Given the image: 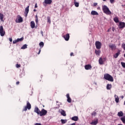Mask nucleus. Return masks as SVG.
<instances>
[{
    "instance_id": "4c0bfd02",
    "label": "nucleus",
    "mask_w": 125,
    "mask_h": 125,
    "mask_svg": "<svg viewBox=\"0 0 125 125\" xmlns=\"http://www.w3.org/2000/svg\"><path fill=\"white\" fill-rule=\"evenodd\" d=\"M121 65L123 68H125V62H121Z\"/></svg>"
},
{
    "instance_id": "72a5a7b5",
    "label": "nucleus",
    "mask_w": 125,
    "mask_h": 125,
    "mask_svg": "<svg viewBox=\"0 0 125 125\" xmlns=\"http://www.w3.org/2000/svg\"><path fill=\"white\" fill-rule=\"evenodd\" d=\"M24 40V38L22 37L20 39L18 38L17 39V41L18 42H22V41H23Z\"/></svg>"
},
{
    "instance_id": "6e6d98bb",
    "label": "nucleus",
    "mask_w": 125,
    "mask_h": 125,
    "mask_svg": "<svg viewBox=\"0 0 125 125\" xmlns=\"http://www.w3.org/2000/svg\"><path fill=\"white\" fill-rule=\"evenodd\" d=\"M104 1H106V0H103Z\"/></svg>"
},
{
    "instance_id": "a19ab883",
    "label": "nucleus",
    "mask_w": 125,
    "mask_h": 125,
    "mask_svg": "<svg viewBox=\"0 0 125 125\" xmlns=\"http://www.w3.org/2000/svg\"><path fill=\"white\" fill-rule=\"evenodd\" d=\"M17 42H18V41H17V40H14V41H13V43L14 44H15V43H17Z\"/></svg>"
},
{
    "instance_id": "7c9ffc66",
    "label": "nucleus",
    "mask_w": 125,
    "mask_h": 125,
    "mask_svg": "<svg viewBox=\"0 0 125 125\" xmlns=\"http://www.w3.org/2000/svg\"><path fill=\"white\" fill-rule=\"evenodd\" d=\"M27 44H25L21 47V49H26L27 47Z\"/></svg>"
},
{
    "instance_id": "a878e982",
    "label": "nucleus",
    "mask_w": 125,
    "mask_h": 125,
    "mask_svg": "<svg viewBox=\"0 0 125 125\" xmlns=\"http://www.w3.org/2000/svg\"><path fill=\"white\" fill-rule=\"evenodd\" d=\"M3 17H4L3 14L0 13V20L2 22L3 21Z\"/></svg>"
},
{
    "instance_id": "052dcab7",
    "label": "nucleus",
    "mask_w": 125,
    "mask_h": 125,
    "mask_svg": "<svg viewBox=\"0 0 125 125\" xmlns=\"http://www.w3.org/2000/svg\"><path fill=\"white\" fill-rule=\"evenodd\" d=\"M76 1V0H74V1Z\"/></svg>"
},
{
    "instance_id": "a211bd4d",
    "label": "nucleus",
    "mask_w": 125,
    "mask_h": 125,
    "mask_svg": "<svg viewBox=\"0 0 125 125\" xmlns=\"http://www.w3.org/2000/svg\"><path fill=\"white\" fill-rule=\"evenodd\" d=\"M84 68L85 70H90L92 68V66L90 64H87L84 66Z\"/></svg>"
},
{
    "instance_id": "bb28decb",
    "label": "nucleus",
    "mask_w": 125,
    "mask_h": 125,
    "mask_svg": "<svg viewBox=\"0 0 125 125\" xmlns=\"http://www.w3.org/2000/svg\"><path fill=\"white\" fill-rule=\"evenodd\" d=\"M61 115H62V116H63V117H66V112H65V111L62 110L61 112Z\"/></svg>"
},
{
    "instance_id": "f257e3e1",
    "label": "nucleus",
    "mask_w": 125,
    "mask_h": 125,
    "mask_svg": "<svg viewBox=\"0 0 125 125\" xmlns=\"http://www.w3.org/2000/svg\"><path fill=\"white\" fill-rule=\"evenodd\" d=\"M104 13L107 14V15H111L112 14V12L110 11V9L107 7L106 5H104L102 7Z\"/></svg>"
},
{
    "instance_id": "7ed1b4c3",
    "label": "nucleus",
    "mask_w": 125,
    "mask_h": 125,
    "mask_svg": "<svg viewBox=\"0 0 125 125\" xmlns=\"http://www.w3.org/2000/svg\"><path fill=\"white\" fill-rule=\"evenodd\" d=\"M32 108V106L31 105V104L29 101H27L26 103V106L24 107V108L22 109V111L24 112L25 111H27L28 110H30Z\"/></svg>"
},
{
    "instance_id": "de8ad7c7",
    "label": "nucleus",
    "mask_w": 125,
    "mask_h": 125,
    "mask_svg": "<svg viewBox=\"0 0 125 125\" xmlns=\"http://www.w3.org/2000/svg\"><path fill=\"white\" fill-rule=\"evenodd\" d=\"M19 83H20V82H19V81L16 82V84H17V85H18V84H19Z\"/></svg>"
},
{
    "instance_id": "e433bc0d",
    "label": "nucleus",
    "mask_w": 125,
    "mask_h": 125,
    "mask_svg": "<svg viewBox=\"0 0 125 125\" xmlns=\"http://www.w3.org/2000/svg\"><path fill=\"white\" fill-rule=\"evenodd\" d=\"M92 116H94V117H95V116H96L97 113L96 112L94 111L91 113Z\"/></svg>"
},
{
    "instance_id": "864d4df0",
    "label": "nucleus",
    "mask_w": 125,
    "mask_h": 125,
    "mask_svg": "<svg viewBox=\"0 0 125 125\" xmlns=\"http://www.w3.org/2000/svg\"><path fill=\"white\" fill-rule=\"evenodd\" d=\"M33 11H34V12H36V11H37V10H36V9H34L33 10Z\"/></svg>"
},
{
    "instance_id": "c9c22d12",
    "label": "nucleus",
    "mask_w": 125,
    "mask_h": 125,
    "mask_svg": "<svg viewBox=\"0 0 125 125\" xmlns=\"http://www.w3.org/2000/svg\"><path fill=\"white\" fill-rule=\"evenodd\" d=\"M48 23H51V21L50 20V17H47V21Z\"/></svg>"
},
{
    "instance_id": "37998d69",
    "label": "nucleus",
    "mask_w": 125,
    "mask_h": 125,
    "mask_svg": "<svg viewBox=\"0 0 125 125\" xmlns=\"http://www.w3.org/2000/svg\"><path fill=\"white\" fill-rule=\"evenodd\" d=\"M70 56H75V55H74V53L73 52L70 53Z\"/></svg>"
},
{
    "instance_id": "9b49d317",
    "label": "nucleus",
    "mask_w": 125,
    "mask_h": 125,
    "mask_svg": "<svg viewBox=\"0 0 125 125\" xmlns=\"http://www.w3.org/2000/svg\"><path fill=\"white\" fill-rule=\"evenodd\" d=\"M29 7H30V6H27L24 10V15L25 17L28 16V13H29Z\"/></svg>"
},
{
    "instance_id": "5fc2aeb1",
    "label": "nucleus",
    "mask_w": 125,
    "mask_h": 125,
    "mask_svg": "<svg viewBox=\"0 0 125 125\" xmlns=\"http://www.w3.org/2000/svg\"><path fill=\"white\" fill-rule=\"evenodd\" d=\"M107 32H110V29H108Z\"/></svg>"
},
{
    "instance_id": "4468645a",
    "label": "nucleus",
    "mask_w": 125,
    "mask_h": 125,
    "mask_svg": "<svg viewBox=\"0 0 125 125\" xmlns=\"http://www.w3.org/2000/svg\"><path fill=\"white\" fill-rule=\"evenodd\" d=\"M44 3L45 4H51L52 3V0H44Z\"/></svg>"
},
{
    "instance_id": "6ab92c4d",
    "label": "nucleus",
    "mask_w": 125,
    "mask_h": 125,
    "mask_svg": "<svg viewBox=\"0 0 125 125\" xmlns=\"http://www.w3.org/2000/svg\"><path fill=\"white\" fill-rule=\"evenodd\" d=\"M36 26V24L35 23V21H31L30 22V26L32 29H34L35 28V26Z\"/></svg>"
},
{
    "instance_id": "393cba45",
    "label": "nucleus",
    "mask_w": 125,
    "mask_h": 125,
    "mask_svg": "<svg viewBox=\"0 0 125 125\" xmlns=\"http://www.w3.org/2000/svg\"><path fill=\"white\" fill-rule=\"evenodd\" d=\"M113 20L115 23H119V18L117 17H115Z\"/></svg>"
},
{
    "instance_id": "0eeeda50",
    "label": "nucleus",
    "mask_w": 125,
    "mask_h": 125,
    "mask_svg": "<svg viewBox=\"0 0 125 125\" xmlns=\"http://www.w3.org/2000/svg\"><path fill=\"white\" fill-rule=\"evenodd\" d=\"M0 35L1 37H3L5 35V31L3 30V27L2 26H0Z\"/></svg>"
},
{
    "instance_id": "dca6fc26",
    "label": "nucleus",
    "mask_w": 125,
    "mask_h": 125,
    "mask_svg": "<svg viewBox=\"0 0 125 125\" xmlns=\"http://www.w3.org/2000/svg\"><path fill=\"white\" fill-rule=\"evenodd\" d=\"M66 97L67 98V102H68V103H71V102H72V99L70 97V95H69V94H66Z\"/></svg>"
},
{
    "instance_id": "4d7b16f0",
    "label": "nucleus",
    "mask_w": 125,
    "mask_h": 125,
    "mask_svg": "<svg viewBox=\"0 0 125 125\" xmlns=\"http://www.w3.org/2000/svg\"><path fill=\"white\" fill-rule=\"evenodd\" d=\"M124 105H125V102H124Z\"/></svg>"
},
{
    "instance_id": "c756f323",
    "label": "nucleus",
    "mask_w": 125,
    "mask_h": 125,
    "mask_svg": "<svg viewBox=\"0 0 125 125\" xmlns=\"http://www.w3.org/2000/svg\"><path fill=\"white\" fill-rule=\"evenodd\" d=\"M121 120L122 121L123 124H125V116H124L121 118Z\"/></svg>"
},
{
    "instance_id": "473e14b6",
    "label": "nucleus",
    "mask_w": 125,
    "mask_h": 125,
    "mask_svg": "<svg viewBox=\"0 0 125 125\" xmlns=\"http://www.w3.org/2000/svg\"><path fill=\"white\" fill-rule=\"evenodd\" d=\"M35 18H36L35 22H36V24H38V23H39V18H38L37 15H36L35 16Z\"/></svg>"
},
{
    "instance_id": "c85d7f7f",
    "label": "nucleus",
    "mask_w": 125,
    "mask_h": 125,
    "mask_svg": "<svg viewBox=\"0 0 125 125\" xmlns=\"http://www.w3.org/2000/svg\"><path fill=\"white\" fill-rule=\"evenodd\" d=\"M74 5L76 7H79V3L78 2H76V1H74Z\"/></svg>"
},
{
    "instance_id": "39448f33",
    "label": "nucleus",
    "mask_w": 125,
    "mask_h": 125,
    "mask_svg": "<svg viewBox=\"0 0 125 125\" xmlns=\"http://www.w3.org/2000/svg\"><path fill=\"white\" fill-rule=\"evenodd\" d=\"M46 114H47V110L43 108L40 111L39 115L41 117H42V116H45Z\"/></svg>"
},
{
    "instance_id": "b1692460",
    "label": "nucleus",
    "mask_w": 125,
    "mask_h": 125,
    "mask_svg": "<svg viewBox=\"0 0 125 125\" xmlns=\"http://www.w3.org/2000/svg\"><path fill=\"white\" fill-rule=\"evenodd\" d=\"M111 88H112V85L110 84H107L106 85V89H107L108 90H110Z\"/></svg>"
},
{
    "instance_id": "5701e85b",
    "label": "nucleus",
    "mask_w": 125,
    "mask_h": 125,
    "mask_svg": "<svg viewBox=\"0 0 125 125\" xmlns=\"http://www.w3.org/2000/svg\"><path fill=\"white\" fill-rule=\"evenodd\" d=\"M91 15H98V13L96 11H92L91 12Z\"/></svg>"
},
{
    "instance_id": "cd10ccee",
    "label": "nucleus",
    "mask_w": 125,
    "mask_h": 125,
    "mask_svg": "<svg viewBox=\"0 0 125 125\" xmlns=\"http://www.w3.org/2000/svg\"><path fill=\"white\" fill-rule=\"evenodd\" d=\"M95 54H96V55H100V52H101V51L100 50H95Z\"/></svg>"
},
{
    "instance_id": "1a4fd4ad",
    "label": "nucleus",
    "mask_w": 125,
    "mask_h": 125,
    "mask_svg": "<svg viewBox=\"0 0 125 125\" xmlns=\"http://www.w3.org/2000/svg\"><path fill=\"white\" fill-rule=\"evenodd\" d=\"M108 46L111 50H116L117 49V46L115 44H109Z\"/></svg>"
},
{
    "instance_id": "bf43d9fd",
    "label": "nucleus",
    "mask_w": 125,
    "mask_h": 125,
    "mask_svg": "<svg viewBox=\"0 0 125 125\" xmlns=\"http://www.w3.org/2000/svg\"><path fill=\"white\" fill-rule=\"evenodd\" d=\"M43 107H44V105H43Z\"/></svg>"
},
{
    "instance_id": "09e8293b",
    "label": "nucleus",
    "mask_w": 125,
    "mask_h": 125,
    "mask_svg": "<svg viewBox=\"0 0 125 125\" xmlns=\"http://www.w3.org/2000/svg\"><path fill=\"white\" fill-rule=\"evenodd\" d=\"M97 3H94V4H93V5H94V6H96V5H97Z\"/></svg>"
},
{
    "instance_id": "20e7f679",
    "label": "nucleus",
    "mask_w": 125,
    "mask_h": 125,
    "mask_svg": "<svg viewBox=\"0 0 125 125\" xmlns=\"http://www.w3.org/2000/svg\"><path fill=\"white\" fill-rule=\"evenodd\" d=\"M15 21L16 23H22L23 22V18L21 17L20 15H18Z\"/></svg>"
},
{
    "instance_id": "ddd939ff",
    "label": "nucleus",
    "mask_w": 125,
    "mask_h": 125,
    "mask_svg": "<svg viewBox=\"0 0 125 125\" xmlns=\"http://www.w3.org/2000/svg\"><path fill=\"white\" fill-rule=\"evenodd\" d=\"M34 112L35 113H36V114H37V115H40V113L41 112V111L40 110V109H39V107H35V109H34Z\"/></svg>"
},
{
    "instance_id": "49530a36",
    "label": "nucleus",
    "mask_w": 125,
    "mask_h": 125,
    "mask_svg": "<svg viewBox=\"0 0 125 125\" xmlns=\"http://www.w3.org/2000/svg\"><path fill=\"white\" fill-rule=\"evenodd\" d=\"M112 30L113 31V32H114L115 31V27H112Z\"/></svg>"
},
{
    "instance_id": "423d86ee",
    "label": "nucleus",
    "mask_w": 125,
    "mask_h": 125,
    "mask_svg": "<svg viewBox=\"0 0 125 125\" xmlns=\"http://www.w3.org/2000/svg\"><path fill=\"white\" fill-rule=\"evenodd\" d=\"M102 44H101V42L99 41H96L95 42V46L97 49H100L101 48V46Z\"/></svg>"
},
{
    "instance_id": "412c9836",
    "label": "nucleus",
    "mask_w": 125,
    "mask_h": 125,
    "mask_svg": "<svg viewBox=\"0 0 125 125\" xmlns=\"http://www.w3.org/2000/svg\"><path fill=\"white\" fill-rule=\"evenodd\" d=\"M114 97L115 98V102L117 103H119V101H120V99L119 98V96L117 95H114Z\"/></svg>"
},
{
    "instance_id": "58836bf2",
    "label": "nucleus",
    "mask_w": 125,
    "mask_h": 125,
    "mask_svg": "<svg viewBox=\"0 0 125 125\" xmlns=\"http://www.w3.org/2000/svg\"><path fill=\"white\" fill-rule=\"evenodd\" d=\"M122 47L124 49V50H125V43H123L122 44Z\"/></svg>"
},
{
    "instance_id": "8fccbe9b",
    "label": "nucleus",
    "mask_w": 125,
    "mask_h": 125,
    "mask_svg": "<svg viewBox=\"0 0 125 125\" xmlns=\"http://www.w3.org/2000/svg\"><path fill=\"white\" fill-rule=\"evenodd\" d=\"M35 125H42V124L41 123H36Z\"/></svg>"
},
{
    "instance_id": "6e6552de",
    "label": "nucleus",
    "mask_w": 125,
    "mask_h": 125,
    "mask_svg": "<svg viewBox=\"0 0 125 125\" xmlns=\"http://www.w3.org/2000/svg\"><path fill=\"white\" fill-rule=\"evenodd\" d=\"M105 61H106V58H102L101 57L99 60V63L100 65H103Z\"/></svg>"
},
{
    "instance_id": "13d9d810",
    "label": "nucleus",
    "mask_w": 125,
    "mask_h": 125,
    "mask_svg": "<svg viewBox=\"0 0 125 125\" xmlns=\"http://www.w3.org/2000/svg\"><path fill=\"white\" fill-rule=\"evenodd\" d=\"M124 57L125 58V54H124Z\"/></svg>"
},
{
    "instance_id": "79ce46f5",
    "label": "nucleus",
    "mask_w": 125,
    "mask_h": 125,
    "mask_svg": "<svg viewBox=\"0 0 125 125\" xmlns=\"http://www.w3.org/2000/svg\"><path fill=\"white\" fill-rule=\"evenodd\" d=\"M110 3H114L115 0H110Z\"/></svg>"
},
{
    "instance_id": "9d476101",
    "label": "nucleus",
    "mask_w": 125,
    "mask_h": 125,
    "mask_svg": "<svg viewBox=\"0 0 125 125\" xmlns=\"http://www.w3.org/2000/svg\"><path fill=\"white\" fill-rule=\"evenodd\" d=\"M62 37L64 38L65 41H68L70 39V34H69V33L63 35Z\"/></svg>"
},
{
    "instance_id": "f704fd0d",
    "label": "nucleus",
    "mask_w": 125,
    "mask_h": 125,
    "mask_svg": "<svg viewBox=\"0 0 125 125\" xmlns=\"http://www.w3.org/2000/svg\"><path fill=\"white\" fill-rule=\"evenodd\" d=\"M61 122L62 124V125H64V124H66L67 123V120L62 119Z\"/></svg>"
},
{
    "instance_id": "f03ea898",
    "label": "nucleus",
    "mask_w": 125,
    "mask_h": 125,
    "mask_svg": "<svg viewBox=\"0 0 125 125\" xmlns=\"http://www.w3.org/2000/svg\"><path fill=\"white\" fill-rule=\"evenodd\" d=\"M104 79L109 82H114V78L110 74L106 73L104 75Z\"/></svg>"
},
{
    "instance_id": "2f4dec72",
    "label": "nucleus",
    "mask_w": 125,
    "mask_h": 125,
    "mask_svg": "<svg viewBox=\"0 0 125 125\" xmlns=\"http://www.w3.org/2000/svg\"><path fill=\"white\" fill-rule=\"evenodd\" d=\"M39 45L41 47H43L44 43H43V42H42L39 43Z\"/></svg>"
},
{
    "instance_id": "603ef678",
    "label": "nucleus",
    "mask_w": 125,
    "mask_h": 125,
    "mask_svg": "<svg viewBox=\"0 0 125 125\" xmlns=\"http://www.w3.org/2000/svg\"><path fill=\"white\" fill-rule=\"evenodd\" d=\"M41 51H42V50L40 49L39 50V52H38V54H40V53H41Z\"/></svg>"
},
{
    "instance_id": "c03bdc74",
    "label": "nucleus",
    "mask_w": 125,
    "mask_h": 125,
    "mask_svg": "<svg viewBox=\"0 0 125 125\" xmlns=\"http://www.w3.org/2000/svg\"><path fill=\"white\" fill-rule=\"evenodd\" d=\"M35 8H38V4L37 3H36L35 5Z\"/></svg>"
},
{
    "instance_id": "4be33fe9",
    "label": "nucleus",
    "mask_w": 125,
    "mask_h": 125,
    "mask_svg": "<svg viewBox=\"0 0 125 125\" xmlns=\"http://www.w3.org/2000/svg\"><path fill=\"white\" fill-rule=\"evenodd\" d=\"M118 117H124V112L123 111H120L118 112Z\"/></svg>"
},
{
    "instance_id": "2eb2a0df",
    "label": "nucleus",
    "mask_w": 125,
    "mask_h": 125,
    "mask_svg": "<svg viewBox=\"0 0 125 125\" xmlns=\"http://www.w3.org/2000/svg\"><path fill=\"white\" fill-rule=\"evenodd\" d=\"M98 124V119H96L95 120L92 121L90 125H97Z\"/></svg>"
},
{
    "instance_id": "ea45409f",
    "label": "nucleus",
    "mask_w": 125,
    "mask_h": 125,
    "mask_svg": "<svg viewBox=\"0 0 125 125\" xmlns=\"http://www.w3.org/2000/svg\"><path fill=\"white\" fill-rule=\"evenodd\" d=\"M16 68H20V67H21V65H20L19 64H17L16 65Z\"/></svg>"
},
{
    "instance_id": "f8f14e48",
    "label": "nucleus",
    "mask_w": 125,
    "mask_h": 125,
    "mask_svg": "<svg viewBox=\"0 0 125 125\" xmlns=\"http://www.w3.org/2000/svg\"><path fill=\"white\" fill-rule=\"evenodd\" d=\"M125 27V23L124 22H120L119 23V29H123Z\"/></svg>"
},
{
    "instance_id": "3c124183",
    "label": "nucleus",
    "mask_w": 125,
    "mask_h": 125,
    "mask_svg": "<svg viewBox=\"0 0 125 125\" xmlns=\"http://www.w3.org/2000/svg\"><path fill=\"white\" fill-rule=\"evenodd\" d=\"M9 41L12 42V38H9Z\"/></svg>"
},
{
    "instance_id": "a18cd8bd",
    "label": "nucleus",
    "mask_w": 125,
    "mask_h": 125,
    "mask_svg": "<svg viewBox=\"0 0 125 125\" xmlns=\"http://www.w3.org/2000/svg\"><path fill=\"white\" fill-rule=\"evenodd\" d=\"M41 34L42 35V37H43V32L42 31H41Z\"/></svg>"
},
{
    "instance_id": "aec40b11",
    "label": "nucleus",
    "mask_w": 125,
    "mask_h": 125,
    "mask_svg": "<svg viewBox=\"0 0 125 125\" xmlns=\"http://www.w3.org/2000/svg\"><path fill=\"white\" fill-rule=\"evenodd\" d=\"M72 121H74V122H77V121L79 120V117L78 116H74L71 118Z\"/></svg>"
},
{
    "instance_id": "f3484780",
    "label": "nucleus",
    "mask_w": 125,
    "mask_h": 125,
    "mask_svg": "<svg viewBox=\"0 0 125 125\" xmlns=\"http://www.w3.org/2000/svg\"><path fill=\"white\" fill-rule=\"evenodd\" d=\"M120 54H121V50H118L117 53L113 55V57H114V58H118Z\"/></svg>"
}]
</instances>
